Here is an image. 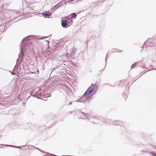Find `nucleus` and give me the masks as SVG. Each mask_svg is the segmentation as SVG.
<instances>
[{"instance_id":"nucleus-1","label":"nucleus","mask_w":156,"mask_h":156,"mask_svg":"<svg viewBox=\"0 0 156 156\" xmlns=\"http://www.w3.org/2000/svg\"><path fill=\"white\" fill-rule=\"evenodd\" d=\"M34 35H30L26 37L23 39L20 45V53L19 55L18 58L16 60V63L14 67V69L19 66L20 65V62H18L19 59L20 60L21 62L23 59V57L24 56V51L27 49V47L28 45V41L29 38H34Z\"/></svg>"},{"instance_id":"nucleus-2","label":"nucleus","mask_w":156,"mask_h":156,"mask_svg":"<svg viewBox=\"0 0 156 156\" xmlns=\"http://www.w3.org/2000/svg\"><path fill=\"white\" fill-rule=\"evenodd\" d=\"M98 90V87L96 84H92L84 93L83 97L73 102H84L86 101L85 99H88L91 96L94 95Z\"/></svg>"},{"instance_id":"nucleus-3","label":"nucleus","mask_w":156,"mask_h":156,"mask_svg":"<svg viewBox=\"0 0 156 156\" xmlns=\"http://www.w3.org/2000/svg\"><path fill=\"white\" fill-rule=\"evenodd\" d=\"M156 40L152 38H148L147 41L144 43L143 47H145L146 45L147 46L146 47H154L156 45Z\"/></svg>"},{"instance_id":"nucleus-4","label":"nucleus","mask_w":156,"mask_h":156,"mask_svg":"<svg viewBox=\"0 0 156 156\" xmlns=\"http://www.w3.org/2000/svg\"><path fill=\"white\" fill-rule=\"evenodd\" d=\"M61 25L64 28H67L68 27L67 25V20H61Z\"/></svg>"},{"instance_id":"nucleus-5","label":"nucleus","mask_w":156,"mask_h":156,"mask_svg":"<svg viewBox=\"0 0 156 156\" xmlns=\"http://www.w3.org/2000/svg\"><path fill=\"white\" fill-rule=\"evenodd\" d=\"M42 15L44 16V17L49 18V17L48 16H51V12L48 11L44 12L42 13Z\"/></svg>"},{"instance_id":"nucleus-6","label":"nucleus","mask_w":156,"mask_h":156,"mask_svg":"<svg viewBox=\"0 0 156 156\" xmlns=\"http://www.w3.org/2000/svg\"><path fill=\"white\" fill-rule=\"evenodd\" d=\"M76 52V49L75 48L73 47L70 49L69 55L70 56H73Z\"/></svg>"},{"instance_id":"nucleus-7","label":"nucleus","mask_w":156,"mask_h":156,"mask_svg":"<svg viewBox=\"0 0 156 156\" xmlns=\"http://www.w3.org/2000/svg\"><path fill=\"white\" fill-rule=\"evenodd\" d=\"M122 122L121 121L115 120L114 121L113 120V123H112V124L115 126L119 125L120 127L121 128V126L120 124Z\"/></svg>"},{"instance_id":"nucleus-8","label":"nucleus","mask_w":156,"mask_h":156,"mask_svg":"<svg viewBox=\"0 0 156 156\" xmlns=\"http://www.w3.org/2000/svg\"><path fill=\"white\" fill-rule=\"evenodd\" d=\"M113 120L108 119H106L105 120V122L107 123L112 124L113 123Z\"/></svg>"},{"instance_id":"nucleus-9","label":"nucleus","mask_w":156,"mask_h":156,"mask_svg":"<svg viewBox=\"0 0 156 156\" xmlns=\"http://www.w3.org/2000/svg\"><path fill=\"white\" fill-rule=\"evenodd\" d=\"M70 16H71V18L75 19L76 18L77 16V15L75 13H71L70 14Z\"/></svg>"},{"instance_id":"nucleus-10","label":"nucleus","mask_w":156,"mask_h":156,"mask_svg":"<svg viewBox=\"0 0 156 156\" xmlns=\"http://www.w3.org/2000/svg\"><path fill=\"white\" fill-rule=\"evenodd\" d=\"M122 51V50H120L119 49H114L112 50V53H114L115 52H121Z\"/></svg>"},{"instance_id":"nucleus-11","label":"nucleus","mask_w":156,"mask_h":156,"mask_svg":"<svg viewBox=\"0 0 156 156\" xmlns=\"http://www.w3.org/2000/svg\"><path fill=\"white\" fill-rule=\"evenodd\" d=\"M67 25L68 27L71 26L73 23V20H71L70 21H67Z\"/></svg>"},{"instance_id":"nucleus-12","label":"nucleus","mask_w":156,"mask_h":156,"mask_svg":"<svg viewBox=\"0 0 156 156\" xmlns=\"http://www.w3.org/2000/svg\"><path fill=\"white\" fill-rule=\"evenodd\" d=\"M65 18L67 20V21H70V20H72V18H71V16H66V17H65Z\"/></svg>"},{"instance_id":"nucleus-13","label":"nucleus","mask_w":156,"mask_h":156,"mask_svg":"<svg viewBox=\"0 0 156 156\" xmlns=\"http://www.w3.org/2000/svg\"><path fill=\"white\" fill-rule=\"evenodd\" d=\"M137 63H135L131 66V69H133L136 66Z\"/></svg>"},{"instance_id":"nucleus-14","label":"nucleus","mask_w":156,"mask_h":156,"mask_svg":"<svg viewBox=\"0 0 156 156\" xmlns=\"http://www.w3.org/2000/svg\"><path fill=\"white\" fill-rule=\"evenodd\" d=\"M80 112L84 116H89V115L88 114H86V113L85 112Z\"/></svg>"},{"instance_id":"nucleus-15","label":"nucleus","mask_w":156,"mask_h":156,"mask_svg":"<svg viewBox=\"0 0 156 156\" xmlns=\"http://www.w3.org/2000/svg\"><path fill=\"white\" fill-rule=\"evenodd\" d=\"M31 96H32L33 97H34V98H37V99H40V98H38L37 97V96L36 95L31 94Z\"/></svg>"},{"instance_id":"nucleus-16","label":"nucleus","mask_w":156,"mask_h":156,"mask_svg":"<svg viewBox=\"0 0 156 156\" xmlns=\"http://www.w3.org/2000/svg\"><path fill=\"white\" fill-rule=\"evenodd\" d=\"M151 154L153 156H156V153L153 152H151Z\"/></svg>"},{"instance_id":"nucleus-17","label":"nucleus","mask_w":156,"mask_h":156,"mask_svg":"<svg viewBox=\"0 0 156 156\" xmlns=\"http://www.w3.org/2000/svg\"><path fill=\"white\" fill-rule=\"evenodd\" d=\"M2 146H8L9 147H14V148L15 147V146L12 145H4V144H2Z\"/></svg>"},{"instance_id":"nucleus-18","label":"nucleus","mask_w":156,"mask_h":156,"mask_svg":"<svg viewBox=\"0 0 156 156\" xmlns=\"http://www.w3.org/2000/svg\"><path fill=\"white\" fill-rule=\"evenodd\" d=\"M108 53L107 54L106 57H105V61H106L105 62V64H106V63L107 62V60L108 59Z\"/></svg>"},{"instance_id":"nucleus-19","label":"nucleus","mask_w":156,"mask_h":156,"mask_svg":"<svg viewBox=\"0 0 156 156\" xmlns=\"http://www.w3.org/2000/svg\"><path fill=\"white\" fill-rule=\"evenodd\" d=\"M66 105L69 106V105H71L72 104V102H70L69 104H68V102L67 101L66 102Z\"/></svg>"},{"instance_id":"nucleus-20","label":"nucleus","mask_w":156,"mask_h":156,"mask_svg":"<svg viewBox=\"0 0 156 156\" xmlns=\"http://www.w3.org/2000/svg\"><path fill=\"white\" fill-rule=\"evenodd\" d=\"M58 5V4L57 5H55L54 6V8H56V9L58 8L60 6V5Z\"/></svg>"},{"instance_id":"nucleus-21","label":"nucleus","mask_w":156,"mask_h":156,"mask_svg":"<svg viewBox=\"0 0 156 156\" xmlns=\"http://www.w3.org/2000/svg\"><path fill=\"white\" fill-rule=\"evenodd\" d=\"M85 118L86 119H88V116H85Z\"/></svg>"},{"instance_id":"nucleus-22","label":"nucleus","mask_w":156,"mask_h":156,"mask_svg":"<svg viewBox=\"0 0 156 156\" xmlns=\"http://www.w3.org/2000/svg\"><path fill=\"white\" fill-rule=\"evenodd\" d=\"M47 37H43L42 38H41V39H43L44 38H47Z\"/></svg>"},{"instance_id":"nucleus-23","label":"nucleus","mask_w":156,"mask_h":156,"mask_svg":"<svg viewBox=\"0 0 156 156\" xmlns=\"http://www.w3.org/2000/svg\"><path fill=\"white\" fill-rule=\"evenodd\" d=\"M14 148H20V147H18V146H15V147H14Z\"/></svg>"},{"instance_id":"nucleus-24","label":"nucleus","mask_w":156,"mask_h":156,"mask_svg":"<svg viewBox=\"0 0 156 156\" xmlns=\"http://www.w3.org/2000/svg\"><path fill=\"white\" fill-rule=\"evenodd\" d=\"M151 70H149V71H147L146 72H144V74H145V73H146L147 72H148V71H151Z\"/></svg>"},{"instance_id":"nucleus-25","label":"nucleus","mask_w":156,"mask_h":156,"mask_svg":"<svg viewBox=\"0 0 156 156\" xmlns=\"http://www.w3.org/2000/svg\"><path fill=\"white\" fill-rule=\"evenodd\" d=\"M124 80H121L120 81V82H122V83L123 81H124Z\"/></svg>"},{"instance_id":"nucleus-26","label":"nucleus","mask_w":156,"mask_h":156,"mask_svg":"<svg viewBox=\"0 0 156 156\" xmlns=\"http://www.w3.org/2000/svg\"><path fill=\"white\" fill-rule=\"evenodd\" d=\"M46 41L47 42H48V43H49V41H47V40H46Z\"/></svg>"},{"instance_id":"nucleus-27","label":"nucleus","mask_w":156,"mask_h":156,"mask_svg":"<svg viewBox=\"0 0 156 156\" xmlns=\"http://www.w3.org/2000/svg\"><path fill=\"white\" fill-rule=\"evenodd\" d=\"M123 94H124V95H125V94H124V93H123ZM127 95H126V97H127Z\"/></svg>"},{"instance_id":"nucleus-28","label":"nucleus","mask_w":156,"mask_h":156,"mask_svg":"<svg viewBox=\"0 0 156 156\" xmlns=\"http://www.w3.org/2000/svg\"><path fill=\"white\" fill-rule=\"evenodd\" d=\"M153 70H156V69H153Z\"/></svg>"},{"instance_id":"nucleus-29","label":"nucleus","mask_w":156,"mask_h":156,"mask_svg":"<svg viewBox=\"0 0 156 156\" xmlns=\"http://www.w3.org/2000/svg\"><path fill=\"white\" fill-rule=\"evenodd\" d=\"M12 75H14V74H13V73H12Z\"/></svg>"}]
</instances>
